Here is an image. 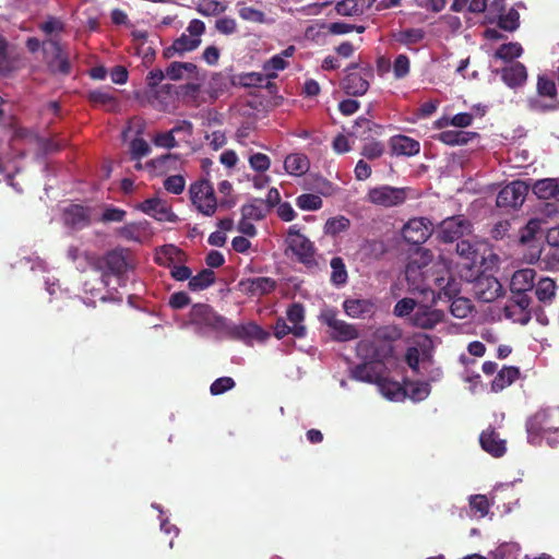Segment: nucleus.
<instances>
[{
	"label": "nucleus",
	"mask_w": 559,
	"mask_h": 559,
	"mask_svg": "<svg viewBox=\"0 0 559 559\" xmlns=\"http://www.w3.org/2000/svg\"><path fill=\"white\" fill-rule=\"evenodd\" d=\"M189 322L198 330L203 328L222 333L225 337L235 341H249L252 338L264 341L269 334L258 324H234L225 317L218 314L207 304H194L189 312Z\"/></svg>",
	"instance_id": "f257e3e1"
},
{
	"label": "nucleus",
	"mask_w": 559,
	"mask_h": 559,
	"mask_svg": "<svg viewBox=\"0 0 559 559\" xmlns=\"http://www.w3.org/2000/svg\"><path fill=\"white\" fill-rule=\"evenodd\" d=\"M530 443L535 444L543 433L559 432V409L546 407L537 411L526 420Z\"/></svg>",
	"instance_id": "f03ea898"
},
{
	"label": "nucleus",
	"mask_w": 559,
	"mask_h": 559,
	"mask_svg": "<svg viewBox=\"0 0 559 559\" xmlns=\"http://www.w3.org/2000/svg\"><path fill=\"white\" fill-rule=\"evenodd\" d=\"M373 337L376 341H383V343L371 344L370 361L385 368V362L394 355L392 342L400 337V332L395 328L380 326L374 331Z\"/></svg>",
	"instance_id": "7ed1b4c3"
},
{
	"label": "nucleus",
	"mask_w": 559,
	"mask_h": 559,
	"mask_svg": "<svg viewBox=\"0 0 559 559\" xmlns=\"http://www.w3.org/2000/svg\"><path fill=\"white\" fill-rule=\"evenodd\" d=\"M190 200L199 213L204 216H213L217 210V199L212 183L206 179H200L191 183L189 188Z\"/></svg>",
	"instance_id": "20e7f679"
},
{
	"label": "nucleus",
	"mask_w": 559,
	"mask_h": 559,
	"mask_svg": "<svg viewBox=\"0 0 559 559\" xmlns=\"http://www.w3.org/2000/svg\"><path fill=\"white\" fill-rule=\"evenodd\" d=\"M413 191L409 187H392L383 185L371 188L367 193L368 202L382 206V207H395L404 204Z\"/></svg>",
	"instance_id": "39448f33"
},
{
	"label": "nucleus",
	"mask_w": 559,
	"mask_h": 559,
	"mask_svg": "<svg viewBox=\"0 0 559 559\" xmlns=\"http://www.w3.org/2000/svg\"><path fill=\"white\" fill-rule=\"evenodd\" d=\"M286 243L288 249L297 257V260L304 264L313 262L314 246L300 233L298 225H292L287 230Z\"/></svg>",
	"instance_id": "423d86ee"
},
{
	"label": "nucleus",
	"mask_w": 559,
	"mask_h": 559,
	"mask_svg": "<svg viewBox=\"0 0 559 559\" xmlns=\"http://www.w3.org/2000/svg\"><path fill=\"white\" fill-rule=\"evenodd\" d=\"M321 321L331 329V338L336 342H349L358 338L356 326L337 318L333 309L324 310L320 316Z\"/></svg>",
	"instance_id": "0eeeda50"
},
{
	"label": "nucleus",
	"mask_w": 559,
	"mask_h": 559,
	"mask_svg": "<svg viewBox=\"0 0 559 559\" xmlns=\"http://www.w3.org/2000/svg\"><path fill=\"white\" fill-rule=\"evenodd\" d=\"M44 61L51 73H61L68 75L71 66L68 56L63 52L59 41L48 39L43 41Z\"/></svg>",
	"instance_id": "6e6552de"
},
{
	"label": "nucleus",
	"mask_w": 559,
	"mask_h": 559,
	"mask_svg": "<svg viewBox=\"0 0 559 559\" xmlns=\"http://www.w3.org/2000/svg\"><path fill=\"white\" fill-rule=\"evenodd\" d=\"M472 233V224L463 215H454L444 218L438 227V238L448 243L459 240L464 235Z\"/></svg>",
	"instance_id": "1a4fd4ad"
},
{
	"label": "nucleus",
	"mask_w": 559,
	"mask_h": 559,
	"mask_svg": "<svg viewBox=\"0 0 559 559\" xmlns=\"http://www.w3.org/2000/svg\"><path fill=\"white\" fill-rule=\"evenodd\" d=\"M374 72L370 66L360 68L357 72H348L341 82L343 91L349 96H362L367 93Z\"/></svg>",
	"instance_id": "9d476101"
},
{
	"label": "nucleus",
	"mask_w": 559,
	"mask_h": 559,
	"mask_svg": "<svg viewBox=\"0 0 559 559\" xmlns=\"http://www.w3.org/2000/svg\"><path fill=\"white\" fill-rule=\"evenodd\" d=\"M527 193L528 186L524 181H512L499 191L496 204L498 207L516 209L523 204Z\"/></svg>",
	"instance_id": "9b49d317"
},
{
	"label": "nucleus",
	"mask_w": 559,
	"mask_h": 559,
	"mask_svg": "<svg viewBox=\"0 0 559 559\" xmlns=\"http://www.w3.org/2000/svg\"><path fill=\"white\" fill-rule=\"evenodd\" d=\"M432 233V224L426 217L411 218L402 228L404 240L412 245L424 243Z\"/></svg>",
	"instance_id": "f8f14e48"
},
{
	"label": "nucleus",
	"mask_w": 559,
	"mask_h": 559,
	"mask_svg": "<svg viewBox=\"0 0 559 559\" xmlns=\"http://www.w3.org/2000/svg\"><path fill=\"white\" fill-rule=\"evenodd\" d=\"M474 293L478 300L492 302L503 294L501 283L491 275H480L474 282Z\"/></svg>",
	"instance_id": "ddd939ff"
},
{
	"label": "nucleus",
	"mask_w": 559,
	"mask_h": 559,
	"mask_svg": "<svg viewBox=\"0 0 559 559\" xmlns=\"http://www.w3.org/2000/svg\"><path fill=\"white\" fill-rule=\"evenodd\" d=\"M104 266L114 275H122L132 267L130 250L115 248L108 251L103 258Z\"/></svg>",
	"instance_id": "4468645a"
},
{
	"label": "nucleus",
	"mask_w": 559,
	"mask_h": 559,
	"mask_svg": "<svg viewBox=\"0 0 559 559\" xmlns=\"http://www.w3.org/2000/svg\"><path fill=\"white\" fill-rule=\"evenodd\" d=\"M136 209L159 222H175L177 218L167 202L159 198L146 199Z\"/></svg>",
	"instance_id": "2eb2a0df"
},
{
	"label": "nucleus",
	"mask_w": 559,
	"mask_h": 559,
	"mask_svg": "<svg viewBox=\"0 0 559 559\" xmlns=\"http://www.w3.org/2000/svg\"><path fill=\"white\" fill-rule=\"evenodd\" d=\"M345 313L354 319H366L374 314L377 306L371 299L348 298L343 302Z\"/></svg>",
	"instance_id": "dca6fc26"
},
{
	"label": "nucleus",
	"mask_w": 559,
	"mask_h": 559,
	"mask_svg": "<svg viewBox=\"0 0 559 559\" xmlns=\"http://www.w3.org/2000/svg\"><path fill=\"white\" fill-rule=\"evenodd\" d=\"M444 319V313L439 309H431L430 307L423 306L419 307L412 317V322L415 326L431 330L437 324L442 322Z\"/></svg>",
	"instance_id": "f3484780"
},
{
	"label": "nucleus",
	"mask_w": 559,
	"mask_h": 559,
	"mask_svg": "<svg viewBox=\"0 0 559 559\" xmlns=\"http://www.w3.org/2000/svg\"><path fill=\"white\" fill-rule=\"evenodd\" d=\"M64 224L73 229H83L91 223L90 209L79 204H71L63 211Z\"/></svg>",
	"instance_id": "a211bd4d"
},
{
	"label": "nucleus",
	"mask_w": 559,
	"mask_h": 559,
	"mask_svg": "<svg viewBox=\"0 0 559 559\" xmlns=\"http://www.w3.org/2000/svg\"><path fill=\"white\" fill-rule=\"evenodd\" d=\"M479 442L483 450L493 457H501L507 452L506 440L501 439L493 428L484 430L479 436Z\"/></svg>",
	"instance_id": "6ab92c4d"
},
{
	"label": "nucleus",
	"mask_w": 559,
	"mask_h": 559,
	"mask_svg": "<svg viewBox=\"0 0 559 559\" xmlns=\"http://www.w3.org/2000/svg\"><path fill=\"white\" fill-rule=\"evenodd\" d=\"M386 245L382 239H364L358 248V255L361 262L370 263L380 260L386 252Z\"/></svg>",
	"instance_id": "aec40b11"
},
{
	"label": "nucleus",
	"mask_w": 559,
	"mask_h": 559,
	"mask_svg": "<svg viewBox=\"0 0 559 559\" xmlns=\"http://www.w3.org/2000/svg\"><path fill=\"white\" fill-rule=\"evenodd\" d=\"M392 154L397 156H415L420 152V143L407 135L397 134L389 140Z\"/></svg>",
	"instance_id": "412c9836"
},
{
	"label": "nucleus",
	"mask_w": 559,
	"mask_h": 559,
	"mask_svg": "<svg viewBox=\"0 0 559 559\" xmlns=\"http://www.w3.org/2000/svg\"><path fill=\"white\" fill-rule=\"evenodd\" d=\"M383 371L384 368L369 360L367 362L355 366L352 369V378L359 381L377 384L383 376Z\"/></svg>",
	"instance_id": "4be33fe9"
},
{
	"label": "nucleus",
	"mask_w": 559,
	"mask_h": 559,
	"mask_svg": "<svg viewBox=\"0 0 559 559\" xmlns=\"http://www.w3.org/2000/svg\"><path fill=\"white\" fill-rule=\"evenodd\" d=\"M240 286L249 295L264 296L276 288V282L271 277H254L241 281Z\"/></svg>",
	"instance_id": "5701e85b"
},
{
	"label": "nucleus",
	"mask_w": 559,
	"mask_h": 559,
	"mask_svg": "<svg viewBox=\"0 0 559 559\" xmlns=\"http://www.w3.org/2000/svg\"><path fill=\"white\" fill-rule=\"evenodd\" d=\"M536 271L533 269H522L511 277L510 290L511 293H527L534 289Z\"/></svg>",
	"instance_id": "b1692460"
},
{
	"label": "nucleus",
	"mask_w": 559,
	"mask_h": 559,
	"mask_svg": "<svg viewBox=\"0 0 559 559\" xmlns=\"http://www.w3.org/2000/svg\"><path fill=\"white\" fill-rule=\"evenodd\" d=\"M501 79L509 87H518L527 79L526 68L521 62H513L501 70Z\"/></svg>",
	"instance_id": "393cba45"
},
{
	"label": "nucleus",
	"mask_w": 559,
	"mask_h": 559,
	"mask_svg": "<svg viewBox=\"0 0 559 559\" xmlns=\"http://www.w3.org/2000/svg\"><path fill=\"white\" fill-rule=\"evenodd\" d=\"M383 129V126L376 123L367 118L359 117L354 122L350 134L362 140H368L372 135L382 134Z\"/></svg>",
	"instance_id": "a878e982"
},
{
	"label": "nucleus",
	"mask_w": 559,
	"mask_h": 559,
	"mask_svg": "<svg viewBox=\"0 0 559 559\" xmlns=\"http://www.w3.org/2000/svg\"><path fill=\"white\" fill-rule=\"evenodd\" d=\"M476 136H478V133L476 132L447 130L433 135L432 138L445 145L455 146L465 145Z\"/></svg>",
	"instance_id": "bb28decb"
},
{
	"label": "nucleus",
	"mask_w": 559,
	"mask_h": 559,
	"mask_svg": "<svg viewBox=\"0 0 559 559\" xmlns=\"http://www.w3.org/2000/svg\"><path fill=\"white\" fill-rule=\"evenodd\" d=\"M198 67L192 62L174 61L166 68V75L170 80L195 79Z\"/></svg>",
	"instance_id": "cd10ccee"
},
{
	"label": "nucleus",
	"mask_w": 559,
	"mask_h": 559,
	"mask_svg": "<svg viewBox=\"0 0 559 559\" xmlns=\"http://www.w3.org/2000/svg\"><path fill=\"white\" fill-rule=\"evenodd\" d=\"M535 296L538 301L548 305L555 299L557 294L556 282L550 277H542L535 283Z\"/></svg>",
	"instance_id": "c85d7f7f"
},
{
	"label": "nucleus",
	"mask_w": 559,
	"mask_h": 559,
	"mask_svg": "<svg viewBox=\"0 0 559 559\" xmlns=\"http://www.w3.org/2000/svg\"><path fill=\"white\" fill-rule=\"evenodd\" d=\"M240 211L243 218L252 221H261L270 213L267 205L264 203L263 199L260 198L251 199L250 202L241 206Z\"/></svg>",
	"instance_id": "c756f323"
},
{
	"label": "nucleus",
	"mask_w": 559,
	"mask_h": 559,
	"mask_svg": "<svg viewBox=\"0 0 559 559\" xmlns=\"http://www.w3.org/2000/svg\"><path fill=\"white\" fill-rule=\"evenodd\" d=\"M309 159L305 154L294 153L286 156L284 168L289 175L301 176L309 169Z\"/></svg>",
	"instance_id": "7c9ffc66"
},
{
	"label": "nucleus",
	"mask_w": 559,
	"mask_h": 559,
	"mask_svg": "<svg viewBox=\"0 0 559 559\" xmlns=\"http://www.w3.org/2000/svg\"><path fill=\"white\" fill-rule=\"evenodd\" d=\"M520 377L518 367H503L491 382V390L500 392L511 385Z\"/></svg>",
	"instance_id": "2f4dec72"
},
{
	"label": "nucleus",
	"mask_w": 559,
	"mask_h": 559,
	"mask_svg": "<svg viewBox=\"0 0 559 559\" xmlns=\"http://www.w3.org/2000/svg\"><path fill=\"white\" fill-rule=\"evenodd\" d=\"M381 393L389 400L394 401L406 396V390L397 381H393L384 376L377 383Z\"/></svg>",
	"instance_id": "473e14b6"
},
{
	"label": "nucleus",
	"mask_w": 559,
	"mask_h": 559,
	"mask_svg": "<svg viewBox=\"0 0 559 559\" xmlns=\"http://www.w3.org/2000/svg\"><path fill=\"white\" fill-rule=\"evenodd\" d=\"M215 273L211 269H203L197 275L191 276L188 287L191 292L204 290L215 283Z\"/></svg>",
	"instance_id": "72a5a7b5"
},
{
	"label": "nucleus",
	"mask_w": 559,
	"mask_h": 559,
	"mask_svg": "<svg viewBox=\"0 0 559 559\" xmlns=\"http://www.w3.org/2000/svg\"><path fill=\"white\" fill-rule=\"evenodd\" d=\"M436 283L439 287V299L447 298L448 300H453L460 293V284L452 276H449L447 280L444 277L436 278Z\"/></svg>",
	"instance_id": "f704fd0d"
},
{
	"label": "nucleus",
	"mask_w": 559,
	"mask_h": 559,
	"mask_svg": "<svg viewBox=\"0 0 559 559\" xmlns=\"http://www.w3.org/2000/svg\"><path fill=\"white\" fill-rule=\"evenodd\" d=\"M15 58L9 51L5 38L0 37V75L7 76L16 69Z\"/></svg>",
	"instance_id": "c9c22d12"
},
{
	"label": "nucleus",
	"mask_w": 559,
	"mask_h": 559,
	"mask_svg": "<svg viewBox=\"0 0 559 559\" xmlns=\"http://www.w3.org/2000/svg\"><path fill=\"white\" fill-rule=\"evenodd\" d=\"M87 98L93 106H102L107 110H114L118 106L116 97L111 93L102 90L91 91Z\"/></svg>",
	"instance_id": "e433bc0d"
},
{
	"label": "nucleus",
	"mask_w": 559,
	"mask_h": 559,
	"mask_svg": "<svg viewBox=\"0 0 559 559\" xmlns=\"http://www.w3.org/2000/svg\"><path fill=\"white\" fill-rule=\"evenodd\" d=\"M334 9L342 16H358L364 12V0H341Z\"/></svg>",
	"instance_id": "4c0bfd02"
},
{
	"label": "nucleus",
	"mask_w": 559,
	"mask_h": 559,
	"mask_svg": "<svg viewBox=\"0 0 559 559\" xmlns=\"http://www.w3.org/2000/svg\"><path fill=\"white\" fill-rule=\"evenodd\" d=\"M274 336L282 340L287 334L292 333L295 337L301 338L306 335V326L297 325L289 326L283 318H278L274 324Z\"/></svg>",
	"instance_id": "58836bf2"
},
{
	"label": "nucleus",
	"mask_w": 559,
	"mask_h": 559,
	"mask_svg": "<svg viewBox=\"0 0 559 559\" xmlns=\"http://www.w3.org/2000/svg\"><path fill=\"white\" fill-rule=\"evenodd\" d=\"M332 272L330 281L335 286H342L346 284L348 280L347 270L344 260L341 257H334L330 262Z\"/></svg>",
	"instance_id": "ea45409f"
},
{
	"label": "nucleus",
	"mask_w": 559,
	"mask_h": 559,
	"mask_svg": "<svg viewBox=\"0 0 559 559\" xmlns=\"http://www.w3.org/2000/svg\"><path fill=\"white\" fill-rule=\"evenodd\" d=\"M277 73L275 72H250L239 75V84L243 87H262L266 79H276Z\"/></svg>",
	"instance_id": "a19ab883"
},
{
	"label": "nucleus",
	"mask_w": 559,
	"mask_h": 559,
	"mask_svg": "<svg viewBox=\"0 0 559 559\" xmlns=\"http://www.w3.org/2000/svg\"><path fill=\"white\" fill-rule=\"evenodd\" d=\"M350 221L344 215L330 217L324 224V234L335 237L341 233L348 230Z\"/></svg>",
	"instance_id": "79ce46f5"
},
{
	"label": "nucleus",
	"mask_w": 559,
	"mask_h": 559,
	"mask_svg": "<svg viewBox=\"0 0 559 559\" xmlns=\"http://www.w3.org/2000/svg\"><path fill=\"white\" fill-rule=\"evenodd\" d=\"M238 15L240 19L247 22L255 23V24H264L266 23V15L263 11L258 10L253 7L246 5L243 3H238Z\"/></svg>",
	"instance_id": "37998d69"
},
{
	"label": "nucleus",
	"mask_w": 559,
	"mask_h": 559,
	"mask_svg": "<svg viewBox=\"0 0 559 559\" xmlns=\"http://www.w3.org/2000/svg\"><path fill=\"white\" fill-rule=\"evenodd\" d=\"M406 395L415 402L425 400L430 394V384L424 381H413L407 384Z\"/></svg>",
	"instance_id": "c03bdc74"
},
{
	"label": "nucleus",
	"mask_w": 559,
	"mask_h": 559,
	"mask_svg": "<svg viewBox=\"0 0 559 559\" xmlns=\"http://www.w3.org/2000/svg\"><path fill=\"white\" fill-rule=\"evenodd\" d=\"M146 223H130L119 228L118 234L121 238L132 241H141L145 231Z\"/></svg>",
	"instance_id": "a18cd8bd"
},
{
	"label": "nucleus",
	"mask_w": 559,
	"mask_h": 559,
	"mask_svg": "<svg viewBox=\"0 0 559 559\" xmlns=\"http://www.w3.org/2000/svg\"><path fill=\"white\" fill-rule=\"evenodd\" d=\"M523 48L519 43L502 44L495 52V57L504 61H512L519 58Z\"/></svg>",
	"instance_id": "49530a36"
},
{
	"label": "nucleus",
	"mask_w": 559,
	"mask_h": 559,
	"mask_svg": "<svg viewBox=\"0 0 559 559\" xmlns=\"http://www.w3.org/2000/svg\"><path fill=\"white\" fill-rule=\"evenodd\" d=\"M197 11L204 16H216L226 11V5L218 0H201Z\"/></svg>",
	"instance_id": "de8ad7c7"
},
{
	"label": "nucleus",
	"mask_w": 559,
	"mask_h": 559,
	"mask_svg": "<svg viewBox=\"0 0 559 559\" xmlns=\"http://www.w3.org/2000/svg\"><path fill=\"white\" fill-rule=\"evenodd\" d=\"M321 197L312 193H304L297 197L296 205L304 211H317L322 207Z\"/></svg>",
	"instance_id": "09e8293b"
},
{
	"label": "nucleus",
	"mask_w": 559,
	"mask_h": 559,
	"mask_svg": "<svg viewBox=\"0 0 559 559\" xmlns=\"http://www.w3.org/2000/svg\"><path fill=\"white\" fill-rule=\"evenodd\" d=\"M473 306L469 299L464 297L454 298L450 306L451 313L459 319H465L472 312Z\"/></svg>",
	"instance_id": "8fccbe9b"
},
{
	"label": "nucleus",
	"mask_w": 559,
	"mask_h": 559,
	"mask_svg": "<svg viewBox=\"0 0 559 559\" xmlns=\"http://www.w3.org/2000/svg\"><path fill=\"white\" fill-rule=\"evenodd\" d=\"M537 93L539 96L556 99L557 86L555 81L545 75H539L537 79Z\"/></svg>",
	"instance_id": "3c124183"
},
{
	"label": "nucleus",
	"mask_w": 559,
	"mask_h": 559,
	"mask_svg": "<svg viewBox=\"0 0 559 559\" xmlns=\"http://www.w3.org/2000/svg\"><path fill=\"white\" fill-rule=\"evenodd\" d=\"M201 44L200 38H193L190 35L181 34L174 40V49H179V55L197 49Z\"/></svg>",
	"instance_id": "603ef678"
},
{
	"label": "nucleus",
	"mask_w": 559,
	"mask_h": 559,
	"mask_svg": "<svg viewBox=\"0 0 559 559\" xmlns=\"http://www.w3.org/2000/svg\"><path fill=\"white\" fill-rule=\"evenodd\" d=\"M532 302L531 297L526 293H512L511 298L508 300V310L520 309L523 311H532L530 307Z\"/></svg>",
	"instance_id": "864d4df0"
},
{
	"label": "nucleus",
	"mask_w": 559,
	"mask_h": 559,
	"mask_svg": "<svg viewBox=\"0 0 559 559\" xmlns=\"http://www.w3.org/2000/svg\"><path fill=\"white\" fill-rule=\"evenodd\" d=\"M424 37H425V33L423 29L407 28V29L400 32V34L397 36V41L403 45L409 46V45H414V44L421 41L424 39Z\"/></svg>",
	"instance_id": "5fc2aeb1"
},
{
	"label": "nucleus",
	"mask_w": 559,
	"mask_h": 559,
	"mask_svg": "<svg viewBox=\"0 0 559 559\" xmlns=\"http://www.w3.org/2000/svg\"><path fill=\"white\" fill-rule=\"evenodd\" d=\"M519 12L511 9L507 14L499 15L498 26L504 31L513 32L519 27Z\"/></svg>",
	"instance_id": "6e6d98bb"
},
{
	"label": "nucleus",
	"mask_w": 559,
	"mask_h": 559,
	"mask_svg": "<svg viewBox=\"0 0 559 559\" xmlns=\"http://www.w3.org/2000/svg\"><path fill=\"white\" fill-rule=\"evenodd\" d=\"M456 252L460 257L471 261V265L477 263V249L468 240H461L456 245Z\"/></svg>",
	"instance_id": "4d7b16f0"
},
{
	"label": "nucleus",
	"mask_w": 559,
	"mask_h": 559,
	"mask_svg": "<svg viewBox=\"0 0 559 559\" xmlns=\"http://www.w3.org/2000/svg\"><path fill=\"white\" fill-rule=\"evenodd\" d=\"M385 151V146L380 141H371L366 143L361 148V155L367 159L373 160L380 158Z\"/></svg>",
	"instance_id": "13d9d810"
},
{
	"label": "nucleus",
	"mask_w": 559,
	"mask_h": 559,
	"mask_svg": "<svg viewBox=\"0 0 559 559\" xmlns=\"http://www.w3.org/2000/svg\"><path fill=\"white\" fill-rule=\"evenodd\" d=\"M150 145L142 138H135L130 143L131 158L139 160L150 153Z\"/></svg>",
	"instance_id": "bf43d9fd"
},
{
	"label": "nucleus",
	"mask_w": 559,
	"mask_h": 559,
	"mask_svg": "<svg viewBox=\"0 0 559 559\" xmlns=\"http://www.w3.org/2000/svg\"><path fill=\"white\" fill-rule=\"evenodd\" d=\"M186 187V180L181 175H173L164 180V188L173 194H180Z\"/></svg>",
	"instance_id": "052dcab7"
},
{
	"label": "nucleus",
	"mask_w": 559,
	"mask_h": 559,
	"mask_svg": "<svg viewBox=\"0 0 559 559\" xmlns=\"http://www.w3.org/2000/svg\"><path fill=\"white\" fill-rule=\"evenodd\" d=\"M552 178L542 179L534 183L533 192L538 199L548 200L552 197Z\"/></svg>",
	"instance_id": "680f3d73"
},
{
	"label": "nucleus",
	"mask_w": 559,
	"mask_h": 559,
	"mask_svg": "<svg viewBox=\"0 0 559 559\" xmlns=\"http://www.w3.org/2000/svg\"><path fill=\"white\" fill-rule=\"evenodd\" d=\"M287 320L293 326L302 325L305 320V307L300 302L292 304L286 311Z\"/></svg>",
	"instance_id": "e2e57ef3"
},
{
	"label": "nucleus",
	"mask_w": 559,
	"mask_h": 559,
	"mask_svg": "<svg viewBox=\"0 0 559 559\" xmlns=\"http://www.w3.org/2000/svg\"><path fill=\"white\" fill-rule=\"evenodd\" d=\"M249 165L253 170L264 173L270 168L271 159L266 154L254 153L249 156Z\"/></svg>",
	"instance_id": "0e129e2a"
},
{
	"label": "nucleus",
	"mask_w": 559,
	"mask_h": 559,
	"mask_svg": "<svg viewBox=\"0 0 559 559\" xmlns=\"http://www.w3.org/2000/svg\"><path fill=\"white\" fill-rule=\"evenodd\" d=\"M235 381L230 377H222L216 379L210 386L212 395H221L235 386Z\"/></svg>",
	"instance_id": "69168bd1"
},
{
	"label": "nucleus",
	"mask_w": 559,
	"mask_h": 559,
	"mask_svg": "<svg viewBox=\"0 0 559 559\" xmlns=\"http://www.w3.org/2000/svg\"><path fill=\"white\" fill-rule=\"evenodd\" d=\"M215 29L223 35H233L237 32V22L229 16H223L215 21Z\"/></svg>",
	"instance_id": "338daca9"
},
{
	"label": "nucleus",
	"mask_w": 559,
	"mask_h": 559,
	"mask_svg": "<svg viewBox=\"0 0 559 559\" xmlns=\"http://www.w3.org/2000/svg\"><path fill=\"white\" fill-rule=\"evenodd\" d=\"M409 58L406 55H399L393 62V73L396 79H403L409 73Z\"/></svg>",
	"instance_id": "774afa93"
}]
</instances>
